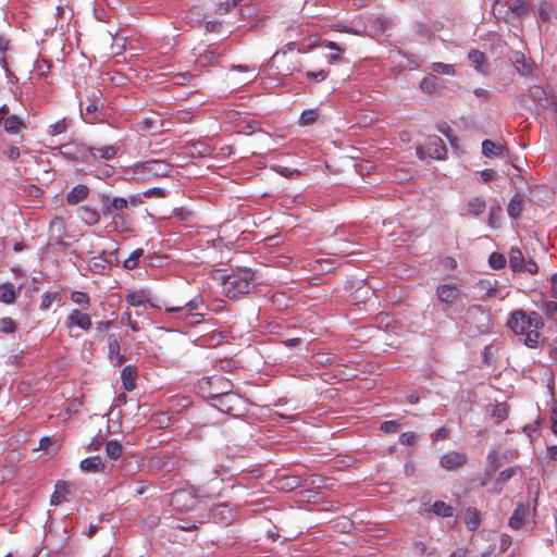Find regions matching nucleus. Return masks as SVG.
I'll use <instances>...</instances> for the list:
<instances>
[{
  "mask_svg": "<svg viewBox=\"0 0 557 557\" xmlns=\"http://www.w3.org/2000/svg\"><path fill=\"white\" fill-rule=\"evenodd\" d=\"M318 117L319 112L317 109L305 110L300 115L299 124L302 126L311 125L318 120Z\"/></svg>",
  "mask_w": 557,
  "mask_h": 557,
  "instance_id": "obj_37",
  "label": "nucleus"
},
{
  "mask_svg": "<svg viewBox=\"0 0 557 557\" xmlns=\"http://www.w3.org/2000/svg\"><path fill=\"white\" fill-rule=\"evenodd\" d=\"M144 196L148 197V198H150V197H159V198H161V197L165 196V190L162 189V188H159V187H153V188H149L148 190H146L144 193Z\"/></svg>",
  "mask_w": 557,
  "mask_h": 557,
  "instance_id": "obj_61",
  "label": "nucleus"
},
{
  "mask_svg": "<svg viewBox=\"0 0 557 557\" xmlns=\"http://www.w3.org/2000/svg\"><path fill=\"white\" fill-rule=\"evenodd\" d=\"M101 212L104 216L116 218L117 213L127 209L128 200L123 197H111L108 194H99Z\"/></svg>",
  "mask_w": 557,
  "mask_h": 557,
  "instance_id": "obj_7",
  "label": "nucleus"
},
{
  "mask_svg": "<svg viewBox=\"0 0 557 557\" xmlns=\"http://www.w3.org/2000/svg\"><path fill=\"white\" fill-rule=\"evenodd\" d=\"M203 307V298L201 296H196L191 300L185 302L184 305L166 307L165 311L169 313H185L184 319L191 318L189 324L194 325L200 323L202 321L203 313L195 312Z\"/></svg>",
  "mask_w": 557,
  "mask_h": 557,
  "instance_id": "obj_6",
  "label": "nucleus"
},
{
  "mask_svg": "<svg viewBox=\"0 0 557 557\" xmlns=\"http://www.w3.org/2000/svg\"><path fill=\"white\" fill-rule=\"evenodd\" d=\"M399 441L403 445L410 446L416 443V435L412 432H405L400 435Z\"/></svg>",
  "mask_w": 557,
  "mask_h": 557,
  "instance_id": "obj_59",
  "label": "nucleus"
},
{
  "mask_svg": "<svg viewBox=\"0 0 557 557\" xmlns=\"http://www.w3.org/2000/svg\"><path fill=\"white\" fill-rule=\"evenodd\" d=\"M436 296L441 302L450 306L457 300L459 293L456 285L442 284L436 289Z\"/></svg>",
  "mask_w": 557,
  "mask_h": 557,
  "instance_id": "obj_10",
  "label": "nucleus"
},
{
  "mask_svg": "<svg viewBox=\"0 0 557 557\" xmlns=\"http://www.w3.org/2000/svg\"><path fill=\"white\" fill-rule=\"evenodd\" d=\"M304 486H310V487H323L324 486V479H322L320 475H311L309 478L304 479Z\"/></svg>",
  "mask_w": 557,
  "mask_h": 557,
  "instance_id": "obj_52",
  "label": "nucleus"
},
{
  "mask_svg": "<svg viewBox=\"0 0 557 557\" xmlns=\"http://www.w3.org/2000/svg\"><path fill=\"white\" fill-rule=\"evenodd\" d=\"M469 60L474 65V69L480 73H485L487 69L484 66L485 64V55L483 52L472 49L468 54Z\"/></svg>",
  "mask_w": 557,
  "mask_h": 557,
  "instance_id": "obj_26",
  "label": "nucleus"
},
{
  "mask_svg": "<svg viewBox=\"0 0 557 557\" xmlns=\"http://www.w3.org/2000/svg\"><path fill=\"white\" fill-rule=\"evenodd\" d=\"M144 250L138 248L134 250L127 259L124 260V268L127 270H133L138 265L139 259L143 257Z\"/></svg>",
  "mask_w": 557,
  "mask_h": 557,
  "instance_id": "obj_39",
  "label": "nucleus"
},
{
  "mask_svg": "<svg viewBox=\"0 0 557 557\" xmlns=\"http://www.w3.org/2000/svg\"><path fill=\"white\" fill-rule=\"evenodd\" d=\"M433 72L437 74H446V75H454L455 69L451 64H446L443 62H435L432 64Z\"/></svg>",
  "mask_w": 557,
  "mask_h": 557,
  "instance_id": "obj_48",
  "label": "nucleus"
},
{
  "mask_svg": "<svg viewBox=\"0 0 557 557\" xmlns=\"http://www.w3.org/2000/svg\"><path fill=\"white\" fill-rule=\"evenodd\" d=\"M524 334L527 335V337L524 339V344L528 347H531V348L535 347V345L537 344L539 338H540L539 331H536V330H529Z\"/></svg>",
  "mask_w": 557,
  "mask_h": 557,
  "instance_id": "obj_51",
  "label": "nucleus"
},
{
  "mask_svg": "<svg viewBox=\"0 0 557 557\" xmlns=\"http://www.w3.org/2000/svg\"><path fill=\"white\" fill-rule=\"evenodd\" d=\"M61 296L57 292H47L41 296L40 309L48 310L55 304V308L60 306Z\"/></svg>",
  "mask_w": 557,
  "mask_h": 557,
  "instance_id": "obj_27",
  "label": "nucleus"
},
{
  "mask_svg": "<svg viewBox=\"0 0 557 557\" xmlns=\"http://www.w3.org/2000/svg\"><path fill=\"white\" fill-rule=\"evenodd\" d=\"M523 205H524L523 197L520 194H515L511 197V199L508 203V207H507L508 215L512 219H517L523 209Z\"/></svg>",
  "mask_w": 557,
  "mask_h": 557,
  "instance_id": "obj_22",
  "label": "nucleus"
},
{
  "mask_svg": "<svg viewBox=\"0 0 557 557\" xmlns=\"http://www.w3.org/2000/svg\"><path fill=\"white\" fill-rule=\"evenodd\" d=\"M515 63L519 72H521L522 74L529 73L530 67L525 63L523 55L519 57Z\"/></svg>",
  "mask_w": 557,
  "mask_h": 557,
  "instance_id": "obj_63",
  "label": "nucleus"
},
{
  "mask_svg": "<svg viewBox=\"0 0 557 557\" xmlns=\"http://www.w3.org/2000/svg\"><path fill=\"white\" fill-rule=\"evenodd\" d=\"M544 313L553 319L557 313V302L556 301H543L542 306L540 307Z\"/></svg>",
  "mask_w": 557,
  "mask_h": 557,
  "instance_id": "obj_49",
  "label": "nucleus"
},
{
  "mask_svg": "<svg viewBox=\"0 0 557 557\" xmlns=\"http://www.w3.org/2000/svg\"><path fill=\"white\" fill-rule=\"evenodd\" d=\"M3 126L8 133L16 134L24 124L16 115H10L4 120Z\"/></svg>",
  "mask_w": 557,
  "mask_h": 557,
  "instance_id": "obj_30",
  "label": "nucleus"
},
{
  "mask_svg": "<svg viewBox=\"0 0 557 557\" xmlns=\"http://www.w3.org/2000/svg\"><path fill=\"white\" fill-rule=\"evenodd\" d=\"M67 125L65 119H62L51 125H49L47 133L51 136L62 134L66 131Z\"/></svg>",
  "mask_w": 557,
  "mask_h": 557,
  "instance_id": "obj_47",
  "label": "nucleus"
},
{
  "mask_svg": "<svg viewBox=\"0 0 557 557\" xmlns=\"http://www.w3.org/2000/svg\"><path fill=\"white\" fill-rule=\"evenodd\" d=\"M61 448V444L59 441H53L49 436H44L39 440V443L37 445V451L41 450L44 454H46L48 457H51L55 455L59 449Z\"/></svg>",
  "mask_w": 557,
  "mask_h": 557,
  "instance_id": "obj_17",
  "label": "nucleus"
},
{
  "mask_svg": "<svg viewBox=\"0 0 557 557\" xmlns=\"http://www.w3.org/2000/svg\"><path fill=\"white\" fill-rule=\"evenodd\" d=\"M152 468L171 472L177 467V461L173 457H158L150 461Z\"/></svg>",
  "mask_w": 557,
  "mask_h": 557,
  "instance_id": "obj_21",
  "label": "nucleus"
},
{
  "mask_svg": "<svg viewBox=\"0 0 557 557\" xmlns=\"http://www.w3.org/2000/svg\"><path fill=\"white\" fill-rule=\"evenodd\" d=\"M487 461L488 466L486 469V474H491L495 472L499 467H502V462L499 461L498 453L496 450H492L488 453Z\"/></svg>",
  "mask_w": 557,
  "mask_h": 557,
  "instance_id": "obj_41",
  "label": "nucleus"
},
{
  "mask_svg": "<svg viewBox=\"0 0 557 557\" xmlns=\"http://www.w3.org/2000/svg\"><path fill=\"white\" fill-rule=\"evenodd\" d=\"M89 195V188L84 184L74 186L66 195V202L71 206L78 205Z\"/></svg>",
  "mask_w": 557,
  "mask_h": 557,
  "instance_id": "obj_13",
  "label": "nucleus"
},
{
  "mask_svg": "<svg viewBox=\"0 0 557 557\" xmlns=\"http://www.w3.org/2000/svg\"><path fill=\"white\" fill-rule=\"evenodd\" d=\"M148 295L149 293L145 290L132 292L127 294L126 301L132 307H139L145 305V302L149 301Z\"/></svg>",
  "mask_w": 557,
  "mask_h": 557,
  "instance_id": "obj_28",
  "label": "nucleus"
},
{
  "mask_svg": "<svg viewBox=\"0 0 557 557\" xmlns=\"http://www.w3.org/2000/svg\"><path fill=\"white\" fill-rule=\"evenodd\" d=\"M61 153L69 160L89 162L90 158L97 159L94 147L77 141H70L60 147Z\"/></svg>",
  "mask_w": 557,
  "mask_h": 557,
  "instance_id": "obj_4",
  "label": "nucleus"
},
{
  "mask_svg": "<svg viewBox=\"0 0 557 557\" xmlns=\"http://www.w3.org/2000/svg\"><path fill=\"white\" fill-rule=\"evenodd\" d=\"M398 429L396 421H385L381 424V430L385 433H395Z\"/></svg>",
  "mask_w": 557,
  "mask_h": 557,
  "instance_id": "obj_60",
  "label": "nucleus"
},
{
  "mask_svg": "<svg viewBox=\"0 0 557 557\" xmlns=\"http://www.w3.org/2000/svg\"><path fill=\"white\" fill-rule=\"evenodd\" d=\"M465 521L469 530H475L480 524V512L475 508H468Z\"/></svg>",
  "mask_w": 557,
  "mask_h": 557,
  "instance_id": "obj_32",
  "label": "nucleus"
},
{
  "mask_svg": "<svg viewBox=\"0 0 557 557\" xmlns=\"http://www.w3.org/2000/svg\"><path fill=\"white\" fill-rule=\"evenodd\" d=\"M71 299L83 309H87L90 302L88 294L83 292H74Z\"/></svg>",
  "mask_w": 557,
  "mask_h": 557,
  "instance_id": "obj_46",
  "label": "nucleus"
},
{
  "mask_svg": "<svg viewBox=\"0 0 557 557\" xmlns=\"http://www.w3.org/2000/svg\"><path fill=\"white\" fill-rule=\"evenodd\" d=\"M523 271H527L531 274H535L539 271V267L533 259H529V260L524 261Z\"/></svg>",
  "mask_w": 557,
  "mask_h": 557,
  "instance_id": "obj_62",
  "label": "nucleus"
},
{
  "mask_svg": "<svg viewBox=\"0 0 557 557\" xmlns=\"http://www.w3.org/2000/svg\"><path fill=\"white\" fill-rule=\"evenodd\" d=\"M420 87L425 92H434L437 87V77L436 76H426L420 83Z\"/></svg>",
  "mask_w": 557,
  "mask_h": 557,
  "instance_id": "obj_45",
  "label": "nucleus"
},
{
  "mask_svg": "<svg viewBox=\"0 0 557 557\" xmlns=\"http://www.w3.org/2000/svg\"><path fill=\"white\" fill-rule=\"evenodd\" d=\"M106 451L108 457L113 460H116L123 451V446L115 440H111L106 445Z\"/></svg>",
  "mask_w": 557,
  "mask_h": 557,
  "instance_id": "obj_35",
  "label": "nucleus"
},
{
  "mask_svg": "<svg viewBox=\"0 0 557 557\" xmlns=\"http://www.w3.org/2000/svg\"><path fill=\"white\" fill-rule=\"evenodd\" d=\"M186 150L193 158H206L212 152L211 147L200 140L186 144Z\"/></svg>",
  "mask_w": 557,
  "mask_h": 557,
  "instance_id": "obj_14",
  "label": "nucleus"
},
{
  "mask_svg": "<svg viewBox=\"0 0 557 557\" xmlns=\"http://www.w3.org/2000/svg\"><path fill=\"white\" fill-rule=\"evenodd\" d=\"M79 467L85 472H99L104 470V465L99 456L83 459Z\"/></svg>",
  "mask_w": 557,
  "mask_h": 557,
  "instance_id": "obj_20",
  "label": "nucleus"
},
{
  "mask_svg": "<svg viewBox=\"0 0 557 557\" xmlns=\"http://www.w3.org/2000/svg\"><path fill=\"white\" fill-rule=\"evenodd\" d=\"M486 209V201L482 197L471 198L467 205L466 210L469 214L479 216Z\"/></svg>",
  "mask_w": 557,
  "mask_h": 557,
  "instance_id": "obj_24",
  "label": "nucleus"
},
{
  "mask_svg": "<svg viewBox=\"0 0 557 557\" xmlns=\"http://www.w3.org/2000/svg\"><path fill=\"white\" fill-rule=\"evenodd\" d=\"M78 215L88 225H96L100 221V213L89 206L79 207Z\"/></svg>",
  "mask_w": 557,
  "mask_h": 557,
  "instance_id": "obj_19",
  "label": "nucleus"
},
{
  "mask_svg": "<svg viewBox=\"0 0 557 557\" xmlns=\"http://www.w3.org/2000/svg\"><path fill=\"white\" fill-rule=\"evenodd\" d=\"M108 357L110 360H114V356L119 355L121 350L120 342L116 335L110 334L108 337Z\"/></svg>",
  "mask_w": 557,
  "mask_h": 557,
  "instance_id": "obj_38",
  "label": "nucleus"
},
{
  "mask_svg": "<svg viewBox=\"0 0 557 557\" xmlns=\"http://www.w3.org/2000/svg\"><path fill=\"white\" fill-rule=\"evenodd\" d=\"M87 95V106H86V112L88 114L97 113L98 111L102 110L104 107V101L102 98V92L100 89L91 87L86 90Z\"/></svg>",
  "mask_w": 557,
  "mask_h": 557,
  "instance_id": "obj_8",
  "label": "nucleus"
},
{
  "mask_svg": "<svg viewBox=\"0 0 557 557\" xmlns=\"http://www.w3.org/2000/svg\"><path fill=\"white\" fill-rule=\"evenodd\" d=\"M373 295H374V290L370 286H368L367 284H362L361 286H359L356 289L354 299L356 301L366 302Z\"/></svg>",
  "mask_w": 557,
  "mask_h": 557,
  "instance_id": "obj_34",
  "label": "nucleus"
},
{
  "mask_svg": "<svg viewBox=\"0 0 557 557\" xmlns=\"http://www.w3.org/2000/svg\"><path fill=\"white\" fill-rule=\"evenodd\" d=\"M285 481H286V483L284 486L289 490H294L296 487L304 486V479H301L299 476L286 478Z\"/></svg>",
  "mask_w": 557,
  "mask_h": 557,
  "instance_id": "obj_56",
  "label": "nucleus"
},
{
  "mask_svg": "<svg viewBox=\"0 0 557 557\" xmlns=\"http://www.w3.org/2000/svg\"><path fill=\"white\" fill-rule=\"evenodd\" d=\"M505 151V146L496 144L491 139H485L482 143V153L486 158L503 157Z\"/></svg>",
  "mask_w": 557,
  "mask_h": 557,
  "instance_id": "obj_18",
  "label": "nucleus"
},
{
  "mask_svg": "<svg viewBox=\"0 0 557 557\" xmlns=\"http://www.w3.org/2000/svg\"><path fill=\"white\" fill-rule=\"evenodd\" d=\"M529 513V508L525 505H518L511 517L509 518L508 524L511 529L518 530L525 521Z\"/></svg>",
  "mask_w": 557,
  "mask_h": 557,
  "instance_id": "obj_16",
  "label": "nucleus"
},
{
  "mask_svg": "<svg viewBox=\"0 0 557 557\" xmlns=\"http://www.w3.org/2000/svg\"><path fill=\"white\" fill-rule=\"evenodd\" d=\"M50 232L55 235L57 238H61L64 233L63 222L60 219H55L50 222Z\"/></svg>",
  "mask_w": 557,
  "mask_h": 557,
  "instance_id": "obj_50",
  "label": "nucleus"
},
{
  "mask_svg": "<svg viewBox=\"0 0 557 557\" xmlns=\"http://www.w3.org/2000/svg\"><path fill=\"white\" fill-rule=\"evenodd\" d=\"M524 257L521 250L517 247H512L509 252V265L513 272L523 271Z\"/></svg>",
  "mask_w": 557,
  "mask_h": 557,
  "instance_id": "obj_23",
  "label": "nucleus"
},
{
  "mask_svg": "<svg viewBox=\"0 0 557 557\" xmlns=\"http://www.w3.org/2000/svg\"><path fill=\"white\" fill-rule=\"evenodd\" d=\"M447 149L443 139L436 135L429 136L428 141L424 146L417 148V156L421 160L425 159H444L446 157Z\"/></svg>",
  "mask_w": 557,
  "mask_h": 557,
  "instance_id": "obj_5",
  "label": "nucleus"
},
{
  "mask_svg": "<svg viewBox=\"0 0 557 557\" xmlns=\"http://www.w3.org/2000/svg\"><path fill=\"white\" fill-rule=\"evenodd\" d=\"M69 493H70V490H69L67 483H65L63 481H59L55 484L53 494L51 495V499H50L51 505L61 504L63 500H65L66 495Z\"/></svg>",
  "mask_w": 557,
  "mask_h": 557,
  "instance_id": "obj_25",
  "label": "nucleus"
},
{
  "mask_svg": "<svg viewBox=\"0 0 557 557\" xmlns=\"http://www.w3.org/2000/svg\"><path fill=\"white\" fill-rule=\"evenodd\" d=\"M511 10L515 13L522 15L528 12L529 7L525 0H515Z\"/></svg>",
  "mask_w": 557,
  "mask_h": 557,
  "instance_id": "obj_55",
  "label": "nucleus"
},
{
  "mask_svg": "<svg viewBox=\"0 0 557 557\" xmlns=\"http://www.w3.org/2000/svg\"><path fill=\"white\" fill-rule=\"evenodd\" d=\"M502 208L498 203L492 205L488 211V225L496 228L500 224Z\"/></svg>",
  "mask_w": 557,
  "mask_h": 557,
  "instance_id": "obj_33",
  "label": "nucleus"
},
{
  "mask_svg": "<svg viewBox=\"0 0 557 557\" xmlns=\"http://www.w3.org/2000/svg\"><path fill=\"white\" fill-rule=\"evenodd\" d=\"M527 326H528V331L529 330L539 331L540 329H542L544 326V322L537 312L532 311L529 314H527Z\"/></svg>",
  "mask_w": 557,
  "mask_h": 557,
  "instance_id": "obj_36",
  "label": "nucleus"
},
{
  "mask_svg": "<svg viewBox=\"0 0 557 557\" xmlns=\"http://www.w3.org/2000/svg\"><path fill=\"white\" fill-rule=\"evenodd\" d=\"M550 11H552V8L547 2L541 3L540 9H539L540 17L543 21L548 22L550 20Z\"/></svg>",
  "mask_w": 557,
  "mask_h": 557,
  "instance_id": "obj_57",
  "label": "nucleus"
},
{
  "mask_svg": "<svg viewBox=\"0 0 557 557\" xmlns=\"http://www.w3.org/2000/svg\"><path fill=\"white\" fill-rule=\"evenodd\" d=\"M173 165L165 160L150 159L143 162H137L132 166L134 174L141 175L144 178L163 177L168 176L172 171Z\"/></svg>",
  "mask_w": 557,
  "mask_h": 557,
  "instance_id": "obj_3",
  "label": "nucleus"
},
{
  "mask_svg": "<svg viewBox=\"0 0 557 557\" xmlns=\"http://www.w3.org/2000/svg\"><path fill=\"white\" fill-rule=\"evenodd\" d=\"M520 470L519 467H511V468H508L502 472H499L497 479H496V484H505L507 481H509L512 476L516 475V473Z\"/></svg>",
  "mask_w": 557,
  "mask_h": 557,
  "instance_id": "obj_44",
  "label": "nucleus"
},
{
  "mask_svg": "<svg viewBox=\"0 0 557 557\" xmlns=\"http://www.w3.org/2000/svg\"><path fill=\"white\" fill-rule=\"evenodd\" d=\"M122 323H125L126 325H128L134 332L139 331L138 323L132 319V315L129 312H125L122 315Z\"/></svg>",
  "mask_w": 557,
  "mask_h": 557,
  "instance_id": "obj_58",
  "label": "nucleus"
},
{
  "mask_svg": "<svg viewBox=\"0 0 557 557\" xmlns=\"http://www.w3.org/2000/svg\"><path fill=\"white\" fill-rule=\"evenodd\" d=\"M466 463V456L456 451L447 453L441 458V466L446 470H455Z\"/></svg>",
  "mask_w": 557,
  "mask_h": 557,
  "instance_id": "obj_12",
  "label": "nucleus"
},
{
  "mask_svg": "<svg viewBox=\"0 0 557 557\" xmlns=\"http://www.w3.org/2000/svg\"><path fill=\"white\" fill-rule=\"evenodd\" d=\"M15 330V323L11 318H2L0 320V331L2 333H12Z\"/></svg>",
  "mask_w": 557,
  "mask_h": 557,
  "instance_id": "obj_53",
  "label": "nucleus"
},
{
  "mask_svg": "<svg viewBox=\"0 0 557 557\" xmlns=\"http://www.w3.org/2000/svg\"><path fill=\"white\" fill-rule=\"evenodd\" d=\"M253 272L250 269H242L232 272L222 280L223 293L231 299L249 294L255 288Z\"/></svg>",
  "mask_w": 557,
  "mask_h": 557,
  "instance_id": "obj_2",
  "label": "nucleus"
},
{
  "mask_svg": "<svg viewBox=\"0 0 557 557\" xmlns=\"http://www.w3.org/2000/svg\"><path fill=\"white\" fill-rule=\"evenodd\" d=\"M508 327L516 334H524L528 331L527 313L523 310L513 311L508 321Z\"/></svg>",
  "mask_w": 557,
  "mask_h": 557,
  "instance_id": "obj_9",
  "label": "nucleus"
},
{
  "mask_svg": "<svg viewBox=\"0 0 557 557\" xmlns=\"http://www.w3.org/2000/svg\"><path fill=\"white\" fill-rule=\"evenodd\" d=\"M94 150L98 154L97 158L104 159V160H110V159H112L116 154L115 147L111 146V145L104 146V147H101V148H95L94 147Z\"/></svg>",
  "mask_w": 557,
  "mask_h": 557,
  "instance_id": "obj_43",
  "label": "nucleus"
},
{
  "mask_svg": "<svg viewBox=\"0 0 557 557\" xmlns=\"http://www.w3.org/2000/svg\"><path fill=\"white\" fill-rule=\"evenodd\" d=\"M433 512L438 517H453L454 508L445 502L436 500L432 506Z\"/></svg>",
  "mask_w": 557,
  "mask_h": 557,
  "instance_id": "obj_29",
  "label": "nucleus"
},
{
  "mask_svg": "<svg viewBox=\"0 0 557 557\" xmlns=\"http://www.w3.org/2000/svg\"><path fill=\"white\" fill-rule=\"evenodd\" d=\"M215 383L223 385V391L210 394L211 405L220 411L234 417L243 414L245 400L239 394L228 389L232 383L224 377H216Z\"/></svg>",
  "mask_w": 557,
  "mask_h": 557,
  "instance_id": "obj_1",
  "label": "nucleus"
},
{
  "mask_svg": "<svg viewBox=\"0 0 557 557\" xmlns=\"http://www.w3.org/2000/svg\"><path fill=\"white\" fill-rule=\"evenodd\" d=\"M493 416L498 419V421H503L507 417V410L502 405H497L493 411Z\"/></svg>",
  "mask_w": 557,
  "mask_h": 557,
  "instance_id": "obj_64",
  "label": "nucleus"
},
{
  "mask_svg": "<svg viewBox=\"0 0 557 557\" xmlns=\"http://www.w3.org/2000/svg\"><path fill=\"white\" fill-rule=\"evenodd\" d=\"M15 299V292L13 284H1L0 285V300L4 304H12Z\"/></svg>",
  "mask_w": 557,
  "mask_h": 557,
  "instance_id": "obj_31",
  "label": "nucleus"
},
{
  "mask_svg": "<svg viewBox=\"0 0 557 557\" xmlns=\"http://www.w3.org/2000/svg\"><path fill=\"white\" fill-rule=\"evenodd\" d=\"M51 65L46 59H40V55H37V75H46Z\"/></svg>",
  "mask_w": 557,
  "mask_h": 557,
  "instance_id": "obj_54",
  "label": "nucleus"
},
{
  "mask_svg": "<svg viewBox=\"0 0 557 557\" xmlns=\"http://www.w3.org/2000/svg\"><path fill=\"white\" fill-rule=\"evenodd\" d=\"M67 326H78L83 330H89L91 326V319L88 314L82 313L79 310L74 309L70 312L66 319Z\"/></svg>",
  "mask_w": 557,
  "mask_h": 557,
  "instance_id": "obj_11",
  "label": "nucleus"
},
{
  "mask_svg": "<svg viewBox=\"0 0 557 557\" xmlns=\"http://www.w3.org/2000/svg\"><path fill=\"white\" fill-rule=\"evenodd\" d=\"M530 97L534 102L542 103L546 101V92L543 87L534 85L529 89Z\"/></svg>",
  "mask_w": 557,
  "mask_h": 557,
  "instance_id": "obj_42",
  "label": "nucleus"
},
{
  "mask_svg": "<svg viewBox=\"0 0 557 557\" xmlns=\"http://www.w3.org/2000/svg\"><path fill=\"white\" fill-rule=\"evenodd\" d=\"M488 264L495 270L503 269L506 265V258L500 252H492L488 257Z\"/></svg>",
  "mask_w": 557,
  "mask_h": 557,
  "instance_id": "obj_40",
  "label": "nucleus"
},
{
  "mask_svg": "<svg viewBox=\"0 0 557 557\" xmlns=\"http://www.w3.org/2000/svg\"><path fill=\"white\" fill-rule=\"evenodd\" d=\"M137 369L134 366H126L121 372L123 387L132 392L136 387Z\"/></svg>",
  "mask_w": 557,
  "mask_h": 557,
  "instance_id": "obj_15",
  "label": "nucleus"
}]
</instances>
